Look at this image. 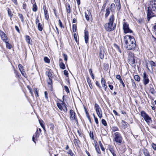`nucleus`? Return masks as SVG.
<instances>
[{
  "instance_id": "nucleus-1",
  "label": "nucleus",
  "mask_w": 156,
  "mask_h": 156,
  "mask_svg": "<svg viewBox=\"0 0 156 156\" xmlns=\"http://www.w3.org/2000/svg\"><path fill=\"white\" fill-rule=\"evenodd\" d=\"M124 45L128 50H132L136 47V41L134 37L127 35L124 36L123 40Z\"/></svg>"
},
{
  "instance_id": "nucleus-2",
  "label": "nucleus",
  "mask_w": 156,
  "mask_h": 156,
  "mask_svg": "<svg viewBox=\"0 0 156 156\" xmlns=\"http://www.w3.org/2000/svg\"><path fill=\"white\" fill-rule=\"evenodd\" d=\"M154 12H156V0H151L147 7V17L148 21L152 17L156 16Z\"/></svg>"
},
{
  "instance_id": "nucleus-3",
  "label": "nucleus",
  "mask_w": 156,
  "mask_h": 156,
  "mask_svg": "<svg viewBox=\"0 0 156 156\" xmlns=\"http://www.w3.org/2000/svg\"><path fill=\"white\" fill-rule=\"evenodd\" d=\"M114 20V15L112 14L109 17L108 23H105L104 25L106 31L111 32L115 30L116 28V24L113 23Z\"/></svg>"
},
{
  "instance_id": "nucleus-4",
  "label": "nucleus",
  "mask_w": 156,
  "mask_h": 156,
  "mask_svg": "<svg viewBox=\"0 0 156 156\" xmlns=\"http://www.w3.org/2000/svg\"><path fill=\"white\" fill-rule=\"evenodd\" d=\"M113 141L116 144L120 145L122 144L123 137L122 134L119 132H115L113 133Z\"/></svg>"
},
{
  "instance_id": "nucleus-5",
  "label": "nucleus",
  "mask_w": 156,
  "mask_h": 156,
  "mask_svg": "<svg viewBox=\"0 0 156 156\" xmlns=\"http://www.w3.org/2000/svg\"><path fill=\"white\" fill-rule=\"evenodd\" d=\"M140 113L141 116L143 118L147 124H149L152 121L151 118L145 111H142L140 112Z\"/></svg>"
},
{
  "instance_id": "nucleus-6",
  "label": "nucleus",
  "mask_w": 156,
  "mask_h": 156,
  "mask_svg": "<svg viewBox=\"0 0 156 156\" xmlns=\"http://www.w3.org/2000/svg\"><path fill=\"white\" fill-rule=\"evenodd\" d=\"M123 29L124 33L127 34L133 33V31L129 28V25L126 22L123 23Z\"/></svg>"
},
{
  "instance_id": "nucleus-7",
  "label": "nucleus",
  "mask_w": 156,
  "mask_h": 156,
  "mask_svg": "<svg viewBox=\"0 0 156 156\" xmlns=\"http://www.w3.org/2000/svg\"><path fill=\"white\" fill-rule=\"evenodd\" d=\"M143 81L144 84V85H147L149 82V80L148 78V75H147L146 72H144L143 73Z\"/></svg>"
},
{
  "instance_id": "nucleus-8",
  "label": "nucleus",
  "mask_w": 156,
  "mask_h": 156,
  "mask_svg": "<svg viewBox=\"0 0 156 156\" xmlns=\"http://www.w3.org/2000/svg\"><path fill=\"white\" fill-rule=\"evenodd\" d=\"M70 114V118L71 120H75L77 121V119L76 118L75 112L72 109H71L69 111Z\"/></svg>"
},
{
  "instance_id": "nucleus-9",
  "label": "nucleus",
  "mask_w": 156,
  "mask_h": 156,
  "mask_svg": "<svg viewBox=\"0 0 156 156\" xmlns=\"http://www.w3.org/2000/svg\"><path fill=\"white\" fill-rule=\"evenodd\" d=\"M0 35L3 41L5 42L6 41L7 37L5 33L2 31L0 30Z\"/></svg>"
},
{
  "instance_id": "nucleus-10",
  "label": "nucleus",
  "mask_w": 156,
  "mask_h": 156,
  "mask_svg": "<svg viewBox=\"0 0 156 156\" xmlns=\"http://www.w3.org/2000/svg\"><path fill=\"white\" fill-rule=\"evenodd\" d=\"M43 9L44 10L45 18L46 20H48L49 19V15L48 13L47 9V8L46 6L45 5H44Z\"/></svg>"
},
{
  "instance_id": "nucleus-11",
  "label": "nucleus",
  "mask_w": 156,
  "mask_h": 156,
  "mask_svg": "<svg viewBox=\"0 0 156 156\" xmlns=\"http://www.w3.org/2000/svg\"><path fill=\"white\" fill-rule=\"evenodd\" d=\"M101 83L103 87L104 88L105 90L106 91L107 88V86L106 85V81L103 78H102L101 79Z\"/></svg>"
},
{
  "instance_id": "nucleus-12",
  "label": "nucleus",
  "mask_w": 156,
  "mask_h": 156,
  "mask_svg": "<svg viewBox=\"0 0 156 156\" xmlns=\"http://www.w3.org/2000/svg\"><path fill=\"white\" fill-rule=\"evenodd\" d=\"M84 40L86 44L88 43L89 33L88 31L87 30H85Z\"/></svg>"
},
{
  "instance_id": "nucleus-13",
  "label": "nucleus",
  "mask_w": 156,
  "mask_h": 156,
  "mask_svg": "<svg viewBox=\"0 0 156 156\" xmlns=\"http://www.w3.org/2000/svg\"><path fill=\"white\" fill-rule=\"evenodd\" d=\"M85 16L87 21H89L90 18L91 16V14L90 12L87 10V12H85Z\"/></svg>"
},
{
  "instance_id": "nucleus-14",
  "label": "nucleus",
  "mask_w": 156,
  "mask_h": 156,
  "mask_svg": "<svg viewBox=\"0 0 156 156\" xmlns=\"http://www.w3.org/2000/svg\"><path fill=\"white\" fill-rule=\"evenodd\" d=\"M129 61L133 66H135L136 65L135 64V63H137V61L136 60H135V57L131 59H131H129Z\"/></svg>"
},
{
  "instance_id": "nucleus-15",
  "label": "nucleus",
  "mask_w": 156,
  "mask_h": 156,
  "mask_svg": "<svg viewBox=\"0 0 156 156\" xmlns=\"http://www.w3.org/2000/svg\"><path fill=\"white\" fill-rule=\"evenodd\" d=\"M149 90L150 92L153 94H155L156 92L152 84H150L149 85Z\"/></svg>"
},
{
  "instance_id": "nucleus-16",
  "label": "nucleus",
  "mask_w": 156,
  "mask_h": 156,
  "mask_svg": "<svg viewBox=\"0 0 156 156\" xmlns=\"http://www.w3.org/2000/svg\"><path fill=\"white\" fill-rule=\"evenodd\" d=\"M96 111L97 114L98 115V116L100 119H101L102 117V112L101 110V108L100 109V110L98 109V110H97Z\"/></svg>"
},
{
  "instance_id": "nucleus-17",
  "label": "nucleus",
  "mask_w": 156,
  "mask_h": 156,
  "mask_svg": "<svg viewBox=\"0 0 156 156\" xmlns=\"http://www.w3.org/2000/svg\"><path fill=\"white\" fill-rule=\"evenodd\" d=\"M87 80L90 88L91 89H92L93 88V86L91 83V81L89 77L88 76L87 77Z\"/></svg>"
},
{
  "instance_id": "nucleus-18",
  "label": "nucleus",
  "mask_w": 156,
  "mask_h": 156,
  "mask_svg": "<svg viewBox=\"0 0 156 156\" xmlns=\"http://www.w3.org/2000/svg\"><path fill=\"white\" fill-rule=\"evenodd\" d=\"M110 9L108 7L107 8L106 10V13L105 15V16L106 18H107L110 13Z\"/></svg>"
},
{
  "instance_id": "nucleus-19",
  "label": "nucleus",
  "mask_w": 156,
  "mask_h": 156,
  "mask_svg": "<svg viewBox=\"0 0 156 156\" xmlns=\"http://www.w3.org/2000/svg\"><path fill=\"white\" fill-rule=\"evenodd\" d=\"M115 3L117 9L119 10L120 9L121 6L120 0H118V1H116Z\"/></svg>"
},
{
  "instance_id": "nucleus-20",
  "label": "nucleus",
  "mask_w": 156,
  "mask_h": 156,
  "mask_svg": "<svg viewBox=\"0 0 156 156\" xmlns=\"http://www.w3.org/2000/svg\"><path fill=\"white\" fill-rule=\"evenodd\" d=\"M66 9L67 14L70 13L71 12L70 6L69 4L66 5Z\"/></svg>"
},
{
  "instance_id": "nucleus-21",
  "label": "nucleus",
  "mask_w": 156,
  "mask_h": 156,
  "mask_svg": "<svg viewBox=\"0 0 156 156\" xmlns=\"http://www.w3.org/2000/svg\"><path fill=\"white\" fill-rule=\"evenodd\" d=\"M134 57V55L133 53H132L131 52H129L128 56L129 60V59H131L133 58Z\"/></svg>"
},
{
  "instance_id": "nucleus-22",
  "label": "nucleus",
  "mask_w": 156,
  "mask_h": 156,
  "mask_svg": "<svg viewBox=\"0 0 156 156\" xmlns=\"http://www.w3.org/2000/svg\"><path fill=\"white\" fill-rule=\"evenodd\" d=\"M122 124L124 129L128 127V123L126 121L122 120Z\"/></svg>"
},
{
  "instance_id": "nucleus-23",
  "label": "nucleus",
  "mask_w": 156,
  "mask_h": 156,
  "mask_svg": "<svg viewBox=\"0 0 156 156\" xmlns=\"http://www.w3.org/2000/svg\"><path fill=\"white\" fill-rule=\"evenodd\" d=\"M26 40L28 44H30V40L31 38L28 35H26L25 36Z\"/></svg>"
},
{
  "instance_id": "nucleus-24",
  "label": "nucleus",
  "mask_w": 156,
  "mask_h": 156,
  "mask_svg": "<svg viewBox=\"0 0 156 156\" xmlns=\"http://www.w3.org/2000/svg\"><path fill=\"white\" fill-rule=\"evenodd\" d=\"M6 44V48L9 49H11L12 48V45L9 43V41H6L5 42Z\"/></svg>"
},
{
  "instance_id": "nucleus-25",
  "label": "nucleus",
  "mask_w": 156,
  "mask_h": 156,
  "mask_svg": "<svg viewBox=\"0 0 156 156\" xmlns=\"http://www.w3.org/2000/svg\"><path fill=\"white\" fill-rule=\"evenodd\" d=\"M7 11L9 16L11 18H12V17L13 14L11 9L9 8H8Z\"/></svg>"
},
{
  "instance_id": "nucleus-26",
  "label": "nucleus",
  "mask_w": 156,
  "mask_h": 156,
  "mask_svg": "<svg viewBox=\"0 0 156 156\" xmlns=\"http://www.w3.org/2000/svg\"><path fill=\"white\" fill-rule=\"evenodd\" d=\"M37 27L38 30L40 31H42L43 29V27H42V25L40 23H38L37 24Z\"/></svg>"
},
{
  "instance_id": "nucleus-27",
  "label": "nucleus",
  "mask_w": 156,
  "mask_h": 156,
  "mask_svg": "<svg viewBox=\"0 0 156 156\" xmlns=\"http://www.w3.org/2000/svg\"><path fill=\"white\" fill-rule=\"evenodd\" d=\"M131 82L133 87L135 89L136 87V85L134 80L133 79H131Z\"/></svg>"
},
{
  "instance_id": "nucleus-28",
  "label": "nucleus",
  "mask_w": 156,
  "mask_h": 156,
  "mask_svg": "<svg viewBox=\"0 0 156 156\" xmlns=\"http://www.w3.org/2000/svg\"><path fill=\"white\" fill-rule=\"evenodd\" d=\"M32 9L33 11L34 12H36L37 11V7L35 3L33 5Z\"/></svg>"
},
{
  "instance_id": "nucleus-29",
  "label": "nucleus",
  "mask_w": 156,
  "mask_h": 156,
  "mask_svg": "<svg viewBox=\"0 0 156 156\" xmlns=\"http://www.w3.org/2000/svg\"><path fill=\"white\" fill-rule=\"evenodd\" d=\"M59 66L60 68L62 69H65L66 68L64 64L62 62H61L59 63Z\"/></svg>"
},
{
  "instance_id": "nucleus-30",
  "label": "nucleus",
  "mask_w": 156,
  "mask_h": 156,
  "mask_svg": "<svg viewBox=\"0 0 156 156\" xmlns=\"http://www.w3.org/2000/svg\"><path fill=\"white\" fill-rule=\"evenodd\" d=\"M99 57L101 59H102L104 58V52H102L101 50H100L99 52Z\"/></svg>"
},
{
  "instance_id": "nucleus-31",
  "label": "nucleus",
  "mask_w": 156,
  "mask_h": 156,
  "mask_svg": "<svg viewBox=\"0 0 156 156\" xmlns=\"http://www.w3.org/2000/svg\"><path fill=\"white\" fill-rule=\"evenodd\" d=\"M134 79L138 82H139L140 80V77L138 75H135L134 76Z\"/></svg>"
},
{
  "instance_id": "nucleus-32",
  "label": "nucleus",
  "mask_w": 156,
  "mask_h": 156,
  "mask_svg": "<svg viewBox=\"0 0 156 156\" xmlns=\"http://www.w3.org/2000/svg\"><path fill=\"white\" fill-rule=\"evenodd\" d=\"M95 147L96 150L97 151V153L98 154H100L101 153V152L99 146L98 145H96Z\"/></svg>"
},
{
  "instance_id": "nucleus-33",
  "label": "nucleus",
  "mask_w": 156,
  "mask_h": 156,
  "mask_svg": "<svg viewBox=\"0 0 156 156\" xmlns=\"http://www.w3.org/2000/svg\"><path fill=\"white\" fill-rule=\"evenodd\" d=\"M89 72L90 74V75L91 78H92V79L94 80V76L92 73V69H89Z\"/></svg>"
},
{
  "instance_id": "nucleus-34",
  "label": "nucleus",
  "mask_w": 156,
  "mask_h": 156,
  "mask_svg": "<svg viewBox=\"0 0 156 156\" xmlns=\"http://www.w3.org/2000/svg\"><path fill=\"white\" fill-rule=\"evenodd\" d=\"M57 105L58 108L61 111H62V110H63V109L60 103H57Z\"/></svg>"
},
{
  "instance_id": "nucleus-35",
  "label": "nucleus",
  "mask_w": 156,
  "mask_h": 156,
  "mask_svg": "<svg viewBox=\"0 0 156 156\" xmlns=\"http://www.w3.org/2000/svg\"><path fill=\"white\" fill-rule=\"evenodd\" d=\"M34 90H35L34 93L35 96L36 97H39L38 89L37 88H34Z\"/></svg>"
},
{
  "instance_id": "nucleus-36",
  "label": "nucleus",
  "mask_w": 156,
  "mask_h": 156,
  "mask_svg": "<svg viewBox=\"0 0 156 156\" xmlns=\"http://www.w3.org/2000/svg\"><path fill=\"white\" fill-rule=\"evenodd\" d=\"M119 129L117 126H114L112 127V130L113 132L119 131Z\"/></svg>"
},
{
  "instance_id": "nucleus-37",
  "label": "nucleus",
  "mask_w": 156,
  "mask_h": 156,
  "mask_svg": "<svg viewBox=\"0 0 156 156\" xmlns=\"http://www.w3.org/2000/svg\"><path fill=\"white\" fill-rule=\"evenodd\" d=\"M44 62L47 63H49L50 61L49 59L47 57H45L44 58Z\"/></svg>"
},
{
  "instance_id": "nucleus-38",
  "label": "nucleus",
  "mask_w": 156,
  "mask_h": 156,
  "mask_svg": "<svg viewBox=\"0 0 156 156\" xmlns=\"http://www.w3.org/2000/svg\"><path fill=\"white\" fill-rule=\"evenodd\" d=\"M101 123L105 126H106L107 125V122L105 119H102Z\"/></svg>"
},
{
  "instance_id": "nucleus-39",
  "label": "nucleus",
  "mask_w": 156,
  "mask_h": 156,
  "mask_svg": "<svg viewBox=\"0 0 156 156\" xmlns=\"http://www.w3.org/2000/svg\"><path fill=\"white\" fill-rule=\"evenodd\" d=\"M62 105H63L65 107V109L63 110L65 112H67V107L66 106V104L65 103V102H64L62 101Z\"/></svg>"
},
{
  "instance_id": "nucleus-40",
  "label": "nucleus",
  "mask_w": 156,
  "mask_h": 156,
  "mask_svg": "<svg viewBox=\"0 0 156 156\" xmlns=\"http://www.w3.org/2000/svg\"><path fill=\"white\" fill-rule=\"evenodd\" d=\"M150 64L152 67L156 66L155 63L152 61H151L150 62Z\"/></svg>"
},
{
  "instance_id": "nucleus-41",
  "label": "nucleus",
  "mask_w": 156,
  "mask_h": 156,
  "mask_svg": "<svg viewBox=\"0 0 156 156\" xmlns=\"http://www.w3.org/2000/svg\"><path fill=\"white\" fill-rule=\"evenodd\" d=\"M76 25L74 24L73 25V32H76Z\"/></svg>"
},
{
  "instance_id": "nucleus-42",
  "label": "nucleus",
  "mask_w": 156,
  "mask_h": 156,
  "mask_svg": "<svg viewBox=\"0 0 156 156\" xmlns=\"http://www.w3.org/2000/svg\"><path fill=\"white\" fill-rule=\"evenodd\" d=\"M108 68V64H105L104 65V70H107Z\"/></svg>"
},
{
  "instance_id": "nucleus-43",
  "label": "nucleus",
  "mask_w": 156,
  "mask_h": 156,
  "mask_svg": "<svg viewBox=\"0 0 156 156\" xmlns=\"http://www.w3.org/2000/svg\"><path fill=\"white\" fill-rule=\"evenodd\" d=\"M67 153L68 154H70L71 156H75V155L73 153L71 149H69Z\"/></svg>"
},
{
  "instance_id": "nucleus-44",
  "label": "nucleus",
  "mask_w": 156,
  "mask_h": 156,
  "mask_svg": "<svg viewBox=\"0 0 156 156\" xmlns=\"http://www.w3.org/2000/svg\"><path fill=\"white\" fill-rule=\"evenodd\" d=\"M18 16H19V17L21 19V21L22 22H24V18H23V17L22 14H19Z\"/></svg>"
},
{
  "instance_id": "nucleus-45",
  "label": "nucleus",
  "mask_w": 156,
  "mask_h": 156,
  "mask_svg": "<svg viewBox=\"0 0 156 156\" xmlns=\"http://www.w3.org/2000/svg\"><path fill=\"white\" fill-rule=\"evenodd\" d=\"M144 153L145 156H151L148 151L147 150L144 151Z\"/></svg>"
},
{
  "instance_id": "nucleus-46",
  "label": "nucleus",
  "mask_w": 156,
  "mask_h": 156,
  "mask_svg": "<svg viewBox=\"0 0 156 156\" xmlns=\"http://www.w3.org/2000/svg\"><path fill=\"white\" fill-rule=\"evenodd\" d=\"M48 84L49 85H51L52 84V81L51 78H49L47 80Z\"/></svg>"
},
{
  "instance_id": "nucleus-47",
  "label": "nucleus",
  "mask_w": 156,
  "mask_h": 156,
  "mask_svg": "<svg viewBox=\"0 0 156 156\" xmlns=\"http://www.w3.org/2000/svg\"><path fill=\"white\" fill-rule=\"evenodd\" d=\"M95 108L96 110L98 109L100 110L101 108L99 105L97 103H95Z\"/></svg>"
},
{
  "instance_id": "nucleus-48",
  "label": "nucleus",
  "mask_w": 156,
  "mask_h": 156,
  "mask_svg": "<svg viewBox=\"0 0 156 156\" xmlns=\"http://www.w3.org/2000/svg\"><path fill=\"white\" fill-rule=\"evenodd\" d=\"M95 84L97 86L99 89H101V87L100 86V83L98 81H96L95 83Z\"/></svg>"
},
{
  "instance_id": "nucleus-49",
  "label": "nucleus",
  "mask_w": 156,
  "mask_h": 156,
  "mask_svg": "<svg viewBox=\"0 0 156 156\" xmlns=\"http://www.w3.org/2000/svg\"><path fill=\"white\" fill-rule=\"evenodd\" d=\"M115 48L120 53H121V51L120 50V48L117 45H115Z\"/></svg>"
},
{
  "instance_id": "nucleus-50",
  "label": "nucleus",
  "mask_w": 156,
  "mask_h": 156,
  "mask_svg": "<svg viewBox=\"0 0 156 156\" xmlns=\"http://www.w3.org/2000/svg\"><path fill=\"white\" fill-rule=\"evenodd\" d=\"M84 109H85V112H86V116H87V117L88 118V117H89L90 115H89V114L88 113V112L87 111V110L85 107H84Z\"/></svg>"
},
{
  "instance_id": "nucleus-51",
  "label": "nucleus",
  "mask_w": 156,
  "mask_h": 156,
  "mask_svg": "<svg viewBox=\"0 0 156 156\" xmlns=\"http://www.w3.org/2000/svg\"><path fill=\"white\" fill-rule=\"evenodd\" d=\"M50 129L51 131H53L54 128V126L53 124H51L50 125Z\"/></svg>"
},
{
  "instance_id": "nucleus-52",
  "label": "nucleus",
  "mask_w": 156,
  "mask_h": 156,
  "mask_svg": "<svg viewBox=\"0 0 156 156\" xmlns=\"http://www.w3.org/2000/svg\"><path fill=\"white\" fill-rule=\"evenodd\" d=\"M44 96H45V98L47 99V101H48V92L46 91H45L44 92Z\"/></svg>"
},
{
  "instance_id": "nucleus-53",
  "label": "nucleus",
  "mask_w": 156,
  "mask_h": 156,
  "mask_svg": "<svg viewBox=\"0 0 156 156\" xmlns=\"http://www.w3.org/2000/svg\"><path fill=\"white\" fill-rule=\"evenodd\" d=\"M64 88L65 89V91L67 92V93H69V89L68 88V87L67 86H65L64 87Z\"/></svg>"
},
{
  "instance_id": "nucleus-54",
  "label": "nucleus",
  "mask_w": 156,
  "mask_h": 156,
  "mask_svg": "<svg viewBox=\"0 0 156 156\" xmlns=\"http://www.w3.org/2000/svg\"><path fill=\"white\" fill-rule=\"evenodd\" d=\"M39 122H40V124L41 126L43 128V129L44 130V132L46 131L45 127L44 126V125L42 123H41V122L40 121H39Z\"/></svg>"
},
{
  "instance_id": "nucleus-55",
  "label": "nucleus",
  "mask_w": 156,
  "mask_h": 156,
  "mask_svg": "<svg viewBox=\"0 0 156 156\" xmlns=\"http://www.w3.org/2000/svg\"><path fill=\"white\" fill-rule=\"evenodd\" d=\"M18 67L20 71H21L23 68L21 64H19L18 65Z\"/></svg>"
},
{
  "instance_id": "nucleus-56",
  "label": "nucleus",
  "mask_w": 156,
  "mask_h": 156,
  "mask_svg": "<svg viewBox=\"0 0 156 156\" xmlns=\"http://www.w3.org/2000/svg\"><path fill=\"white\" fill-rule=\"evenodd\" d=\"M64 75L66 76H68L69 73L66 70H65L64 71Z\"/></svg>"
},
{
  "instance_id": "nucleus-57",
  "label": "nucleus",
  "mask_w": 156,
  "mask_h": 156,
  "mask_svg": "<svg viewBox=\"0 0 156 156\" xmlns=\"http://www.w3.org/2000/svg\"><path fill=\"white\" fill-rule=\"evenodd\" d=\"M74 37L76 42L77 43L78 41L77 40V35L75 33L74 34Z\"/></svg>"
},
{
  "instance_id": "nucleus-58",
  "label": "nucleus",
  "mask_w": 156,
  "mask_h": 156,
  "mask_svg": "<svg viewBox=\"0 0 156 156\" xmlns=\"http://www.w3.org/2000/svg\"><path fill=\"white\" fill-rule=\"evenodd\" d=\"M116 78L119 80L120 81L122 80L121 78V76L119 75H117L116 76Z\"/></svg>"
},
{
  "instance_id": "nucleus-59",
  "label": "nucleus",
  "mask_w": 156,
  "mask_h": 156,
  "mask_svg": "<svg viewBox=\"0 0 156 156\" xmlns=\"http://www.w3.org/2000/svg\"><path fill=\"white\" fill-rule=\"evenodd\" d=\"M108 149L111 152H112L114 151L113 147L111 146L109 147Z\"/></svg>"
},
{
  "instance_id": "nucleus-60",
  "label": "nucleus",
  "mask_w": 156,
  "mask_h": 156,
  "mask_svg": "<svg viewBox=\"0 0 156 156\" xmlns=\"http://www.w3.org/2000/svg\"><path fill=\"white\" fill-rule=\"evenodd\" d=\"M152 148L155 150H156V144L153 143L152 144Z\"/></svg>"
},
{
  "instance_id": "nucleus-61",
  "label": "nucleus",
  "mask_w": 156,
  "mask_h": 156,
  "mask_svg": "<svg viewBox=\"0 0 156 156\" xmlns=\"http://www.w3.org/2000/svg\"><path fill=\"white\" fill-rule=\"evenodd\" d=\"M63 56L64 57V60L65 61H67L68 58V56L67 55L65 54H63Z\"/></svg>"
},
{
  "instance_id": "nucleus-62",
  "label": "nucleus",
  "mask_w": 156,
  "mask_h": 156,
  "mask_svg": "<svg viewBox=\"0 0 156 156\" xmlns=\"http://www.w3.org/2000/svg\"><path fill=\"white\" fill-rule=\"evenodd\" d=\"M100 145L101 150L103 151H105V149L103 147L102 144L101 142Z\"/></svg>"
},
{
  "instance_id": "nucleus-63",
  "label": "nucleus",
  "mask_w": 156,
  "mask_h": 156,
  "mask_svg": "<svg viewBox=\"0 0 156 156\" xmlns=\"http://www.w3.org/2000/svg\"><path fill=\"white\" fill-rule=\"evenodd\" d=\"M38 129L37 130V131L36 132L35 136V137H38L40 135L37 132Z\"/></svg>"
},
{
  "instance_id": "nucleus-64",
  "label": "nucleus",
  "mask_w": 156,
  "mask_h": 156,
  "mask_svg": "<svg viewBox=\"0 0 156 156\" xmlns=\"http://www.w3.org/2000/svg\"><path fill=\"white\" fill-rule=\"evenodd\" d=\"M48 76L49 78H51L52 74L50 72H48Z\"/></svg>"
}]
</instances>
